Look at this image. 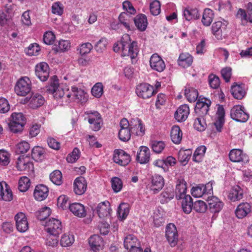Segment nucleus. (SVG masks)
Instances as JSON below:
<instances>
[{
    "mask_svg": "<svg viewBox=\"0 0 252 252\" xmlns=\"http://www.w3.org/2000/svg\"><path fill=\"white\" fill-rule=\"evenodd\" d=\"M177 200L180 201L183 212L187 214H190L192 210L193 204V200L190 195L187 194Z\"/></svg>",
    "mask_w": 252,
    "mask_h": 252,
    "instance_id": "nucleus-23",
    "label": "nucleus"
},
{
    "mask_svg": "<svg viewBox=\"0 0 252 252\" xmlns=\"http://www.w3.org/2000/svg\"><path fill=\"white\" fill-rule=\"evenodd\" d=\"M50 179L51 181L56 185H60L63 182L62 174L61 172L58 170H55L50 174Z\"/></svg>",
    "mask_w": 252,
    "mask_h": 252,
    "instance_id": "nucleus-50",
    "label": "nucleus"
},
{
    "mask_svg": "<svg viewBox=\"0 0 252 252\" xmlns=\"http://www.w3.org/2000/svg\"><path fill=\"white\" fill-rule=\"evenodd\" d=\"M150 65L152 69L159 72L163 71L165 68L164 61L157 53L151 56L150 59Z\"/></svg>",
    "mask_w": 252,
    "mask_h": 252,
    "instance_id": "nucleus-16",
    "label": "nucleus"
},
{
    "mask_svg": "<svg viewBox=\"0 0 252 252\" xmlns=\"http://www.w3.org/2000/svg\"><path fill=\"white\" fill-rule=\"evenodd\" d=\"M223 205V203L217 197L213 196L208 200L209 210L214 214L219 213L222 210Z\"/></svg>",
    "mask_w": 252,
    "mask_h": 252,
    "instance_id": "nucleus-20",
    "label": "nucleus"
},
{
    "mask_svg": "<svg viewBox=\"0 0 252 252\" xmlns=\"http://www.w3.org/2000/svg\"><path fill=\"white\" fill-rule=\"evenodd\" d=\"M92 95L96 98H100L103 94V86L102 83H95L91 90Z\"/></svg>",
    "mask_w": 252,
    "mask_h": 252,
    "instance_id": "nucleus-48",
    "label": "nucleus"
},
{
    "mask_svg": "<svg viewBox=\"0 0 252 252\" xmlns=\"http://www.w3.org/2000/svg\"><path fill=\"white\" fill-rule=\"evenodd\" d=\"M74 241L73 235L64 234L62 236L60 244L62 247H69L71 246Z\"/></svg>",
    "mask_w": 252,
    "mask_h": 252,
    "instance_id": "nucleus-57",
    "label": "nucleus"
},
{
    "mask_svg": "<svg viewBox=\"0 0 252 252\" xmlns=\"http://www.w3.org/2000/svg\"><path fill=\"white\" fill-rule=\"evenodd\" d=\"M226 26L221 21L213 24L212 32L218 40H221L225 35Z\"/></svg>",
    "mask_w": 252,
    "mask_h": 252,
    "instance_id": "nucleus-17",
    "label": "nucleus"
},
{
    "mask_svg": "<svg viewBox=\"0 0 252 252\" xmlns=\"http://www.w3.org/2000/svg\"><path fill=\"white\" fill-rule=\"evenodd\" d=\"M150 158V151L146 146H141L137 152L136 160L141 164L147 163Z\"/></svg>",
    "mask_w": 252,
    "mask_h": 252,
    "instance_id": "nucleus-26",
    "label": "nucleus"
},
{
    "mask_svg": "<svg viewBox=\"0 0 252 252\" xmlns=\"http://www.w3.org/2000/svg\"><path fill=\"white\" fill-rule=\"evenodd\" d=\"M35 73L36 76L41 81H46L49 76L48 64L45 62H41L37 64L35 67Z\"/></svg>",
    "mask_w": 252,
    "mask_h": 252,
    "instance_id": "nucleus-15",
    "label": "nucleus"
},
{
    "mask_svg": "<svg viewBox=\"0 0 252 252\" xmlns=\"http://www.w3.org/2000/svg\"><path fill=\"white\" fill-rule=\"evenodd\" d=\"M30 148V144L26 141H22L16 145V152L17 154L26 153Z\"/></svg>",
    "mask_w": 252,
    "mask_h": 252,
    "instance_id": "nucleus-60",
    "label": "nucleus"
},
{
    "mask_svg": "<svg viewBox=\"0 0 252 252\" xmlns=\"http://www.w3.org/2000/svg\"><path fill=\"white\" fill-rule=\"evenodd\" d=\"M207 208V206L205 202L197 200L193 203L192 209L198 213H204L206 211Z\"/></svg>",
    "mask_w": 252,
    "mask_h": 252,
    "instance_id": "nucleus-56",
    "label": "nucleus"
},
{
    "mask_svg": "<svg viewBox=\"0 0 252 252\" xmlns=\"http://www.w3.org/2000/svg\"><path fill=\"white\" fill-rule=\"evenodd\" d=\"M231 94L233 97L237 99H243L246 94L244 84L238 85L234 83L231 88Z\"/></svg>",
    "mask_w": 252,
    "mask_h": 252,
    "instance_id": "nucleus-31",
    "label": "nucleus"
},
{
    "mask_svg": "<svg viewBox=\"0 0 252 252\" xmlns=\"http://www.w3.org/2000/svg\"><path fill=\"white\" fill-rule=\"evenodd\" d=\"M133 20L136 27L139 31L144 32L146 30L148 25V21L147 17L145 14H138L135 16Z\"/></svg>",
    "mask_w": 252,
    "mask_h": 252,
    "instance_id": "nucleus-32",
    "label": "nucleus"
},
{
    "mask_svg": "<svg viewBox=\"0 0 252 252\" xmlns=\"http://www.w3.org/2000/svg\"><path fill=\"white\" fill-rule=\"evenodd\" d=\"M31 186L30 180L27 177H22L18 183V189L21 192L26 191Z\"/></svg>",
    "mask_w": 252,
    "mask_h": 252,
    "instance_id": "nucleus-47",
    "label": "nucleus"
},
{
    "mask_svg": "<svg viewBox=\"0 0 252 252\" xmlns=\"http://www.w3.org/2000/svg\"><path fill=\"white\" fill-rule=\"evenodd\" d=\"M252 211V206L247 202L240 204L235 210L236 216L238 219H243Z\"/></svg>",
    "mask_w": 252,
    "mask_h": 252,
    "instance_id": "nucleus-29",
    "label": "nucleus"
},
{
    "mask_svg": "<svg viewBox=\"0 0 252 252\" xmlns=\"http://www.w3.org/2000/svg\"><path fill=\"white\" fill-rule=\"evenodd\" d=\"M206 148L204 146L198 147L195 151L193 155V160L196 162H200L206 152Z\"/></svg>",
    "mask_w": 252,
    "mask_h": 252,
    "instance_id": "nucleus-45",
    "label": "nucleus"
},
{
    "mask_svg": "<svg viewBox=\"0 0 252 252\" xmlns=\"http://www.w3.org/2000/svg\"><path fill=\"white\" fill-rule=\"evenodd\" d=\"M189 114V107L187 104L180 106L175 113V118L179 122H184Z\"/></svg>",
    "mask_w": 252,
    "mask_h": 252,
    "instance_id": "nucleus-30",
    "label": "nucleus"
},
{
    "mask_svg": "<svg viewBox=\"0 0 252 252\" xmlns=\"http://www.w3.org/2000/svg\"><path fill=\"white\" fill-rule=\"evenodd\" d=\"M111 186L113 191L116 192H120L123 187V183L120 178L115 177L111 180Z\"/></svg>",
    "mask_w": 252,
    "mask_h": 252,
    "instance_id": "nucleus-54",
    "label": "nucleus"
},
{
    "mask_svg": "<svg viewBox=\"0 0 252 252\" xmlns=\"http://www.w3.org/2000/svg\"><path fill=\"white\" fill-rule=\"evenodd\" d=\"M124 244L125 248L127 250H129V252L131 250L134 249V248L140 246L138 240L133 235L126 236L125 238Z\"/></svg>",
    "mask_w": 252,
    "mask_h": 252,
    "instance_id": "nucleus-33",
    "label": "nucleus"
},
{
    "mask_svg": "<svg viewBox=\"0 0 252 252\" xmlns=\"http://www.w3.org/2000/svg\"><path fill=\"white\" fill-rule=\"evenodd\" d=\"M187 184L183 179H178L176 182L175 192L176 198L180 199L182 196L187 195Z\"/></svg>",
    "mask_w": 252,
    "mask_h": 252,
    "instance_id": "nucleus-27",
    "label": "nucleus"
},
{
    "mask_svg": "<svg viewBox=\"0 0 252 252\" xmlns=\"http://www.w3.org/2000/svg\"><path fill=\"white\" fill-rule=\"evenodd\" d=\"M230 116L235 121L242 123L246 122L249 118L245 107L240 105H235L231 108Z\"/></svg>",
    "mask_w": 252,
    "mask_h": 252,
    "instance_id": "nucleus-7",
    "label": "nucleus"
},
{
    "mask_svg": "<svg viewBox=\"0 0 252 252\" xmlns=\"http://www.w3.org/2000/svg\"><path fill=\"white\" fill-rule=\"evenodd\" d=\"M174 196L175 193L173 189L167 188L160 193L159 197V201L162 204L167 203L174 198Z\"/></svg>",
    "mask_w": 252,
    "mask_h": 252,
    "instance_id": "nucleus-36",
    "label": "nucleus"
},
{
    "mask_svg": "<svg viewBox=\"0 0 252 252\" xmlns=\"http://www.w3.org/2000/svg\"><path fill=\"white\" fill-rule=\"evenodd\" d=\"M214 17L213 11L209 8L204 9L201 22L205 26H209L212 23Z\"/></svg>",
    "mask_w": 252,
    "mask_h": 252,
    "instance_id": "nucleus-41",
    "label": "nucleus"
},
{
    "mask_svg": "<svg viewBox=\"0 0 252 252\" xmlns=\"http://www.w3.org/2000/svg\"><path fill=\"white\" fill-rule=\"evenodd\" d=\"M43 149L39 146L34 147L32 151V157L35 160H39L43 157Z\"/></svg>",
    "mask_w": 252,
    "mask_h": 252,
    "instance_id": "nucleus-62",
    "label": "nucleus"
},
{
    "mask_svg": "<svg viewBox=\"0 0 252 252\" xmlns=\"http://www.w3.org/2000/svg\"><path fill=\"white\" fill-rule=\"evenodd\" d=\"M230 160L233 162L247 163L249 159L248 155L239 149L231 150L229 154Z\"/></svg>",
    "mask_w": 252,
    "mask_h": 252,
    "instance_id": "nucleus-12",
    "label": "nucleus"
},
{
    "mask_svg": "<svg viewBox=\"0 0 252 252\" xmlns=\"http://www.w3.org/2000/svg\"><path fill=\"white\" fill-rule=\"evenodd\" d=\"M236 17L240 19L241 24L245 26L247 23H252V2H249L246 5V10L239 8Z\"/></svg>",
    "mask_w": 252,
    "mask_h": 252,
    "instance_id": "nucleus-8",
    "label": "nucleus"
},
{
    "mask_svg": "<svg viewBox=\"0 0 252 252\" xmlns=\"http://www.w3.org/2000/svg\"><path fill=\"white\" fill-rule=\"evenodd\" d=\"M193 61V57L189 53L183 52L180 54L177 60L178 64L184 68L190 66Z\"/></svg>",
    "mask_w": 252,
    "mask_h": 252,
    "instance_id": "nucleus-22",
    "label": "nucleus"
},
{
    "mask_svg": "<svg viewBox=\"0 0 252 252\" xmlns=\"http://www.w3.org/2000/svg\"><path fill=\"white\" fill-rule=\"evenodd\" d=\"M108 41L106 38H101L94 45V49L97 53H102L106 50Z\"/></svg>",
    "mask_w": 252,
    "mask_h": 252,
    "instance_id": "nucleus-53",
    "label": "nucleus"
},
{
    "mask_svg": "<svg viewBox=\"0 0 252 252\" xmlns=\"http://www.w3.org/2000/svg\"><path fill=\"white\" fill-rule=\"evenodd\" d=\"M183 15L185 19L187 21L197 19L199 17L198 10L196 8L187 7L183 11Z\"/></svg>",
    "mask_w": 252,
    "mask_h": 252,
    "instance_id": "nucleus-40",
    "label": "nucleus"
},
{
    "mask_svg": "<svg viewBox=\"0 0 252 252\" xmlns=\"http://www.w3.org/2000/svg\"><path fill=\"white\" fill-rule=\"evenodd\" d=\"M51 212L50 208L45 207L42 209L36 214L37 219L40 220H46L50 215Z\"/></svg>",
    "mask_w": 252,
    "mask_h": 252,
    "instance_id": "nucleus-58",
    "label": "nucleus"
},
{
    "mask_svg": "<svg viewBox=\"0 0 252 252\" xmlns=\"http://www.w3.org/2000/svg\"><path fill=\"white\" fill-rule=\"evenodd\" d=\"M165 144L161 141H153L151 144V148L153 151L156 153H160L165 148Z\"/></svg>",
    "mask_w": 252,
    "mask_h": 252,
    "instance_id": "nucleus-59",
    "label": "nucleus"
},
{
    "mask_svg": "<svg viewBox=\"0 0 252 252\" xmlns=\"http://www.w3.org/2000/svg\"><path fill=\"white\" fill-rule=\"evenodd\" d=\"M45 228L50 235L58 237L62 232L63 226L59 220L52 218L46 222Z\"/></svg>",
    "mask_w": 252,
    "mask_h": 252,
    "instance_id": "nucleus-6",
    "label": "nucleus"
},
{
    "mask_svg": "<svg viewBox=\"0 0 252 252\" xmlns=\"http://www.w3.org/2000/svg\"><path fill=\"white\" fill-rule=\"evenodd\" d=\"M45 102L43 96L38 94H32L30 99V106L33 109L41 106Z\"/></svg>",
    "mask_w": 252,
    "mask_h": 252,
    "instance_id": "nucleus-37",
    "label": "nucleus"
},
{
    "mask_svg": "<svg viewBox=\"0 0 252 252\" xmlns=\"http://www.w3.org/2000/svg\"><path fill=\"white\" fill-rule=\"evenodd\" d=\"M48 188L43 185H39L35 187L33 196L36 200L42 201L45 200L48 195Z\"/></svg>",
    "mask_w": 252,
    "mask_h": 252,
    "instance_id": "nucleus-25",
    "label": "nucleus"
},
{
    "mask_svg": "<svg viewBox=\"0 0 252 252\" xmlns=\"http://www.w3.org/2000/svg\"><path fill=\"white\" fill-rule=\"evenodd\" d=\"M89 210V208L86 209L83 204L80 203V218L85 217L86 216H88L83 220L84 222L86 224H89L92 221L91 212H90V214H88V210Z\"/></svg>",
    "mask_w": 252,
    "mask_h": 252,
    "instance_id": "nucleus-46",
    "label": "nucleus"
},
{
    "mask_svg": "<svg viewBox=\"0 0 252 252\" xmlns=\"http://www.w3.org/2000/svg\"><path fill=\"white\" fill-rule=\"evenodd\" d=\"M46 91L53 95L57 99L64 98L65 94L62 86H60L57 76H53L50 79V84L46 87Z\"/></svg>",
    "mask_w": 252,
    "mask_h": 252,
    "instance_id": "nucleus-3",
    "label": "nucleus"
},
{
    "mask_svg": "<svg viewBox=\"0 0 252 252\" xmlns=\"http://www.w3.org/2000/svg\"><path fill=\"white\" fill-rule=\"evenodd\" d=\"M243 190L238 186H235L231 189L228 198L232 201H236L240 200L243 198Z\"/></svg>",
    "mask_w": 252,
    "mask_h": 252,
    "instance_id": "nucleus-38",
    "label": "nucleus"
},
{
    "mask_svg": "<svg viewBox=\"0 0 252 252\" xmlns=\"http://www.w3.org/2000/svg\"><path fill=\"white\" fill-rule=\"evenodd\" d=\"M110 203L108 201L100 202L96 207V212L101 219L108 217L110 214Z\"/></svg>",
    "mask_w": 252,
    "mask_h": 252,
    "instance_id": "nucleus-24",
    "label": "nucleus"
},
{
    "mask_svg": "<svg viewBox=\"0 0 252 252\" xmlns=\"http://www.w3.org/2000/svg\"><path fill=\"white\" fill-rule=\"evenodd\" d=\"M209 83L210 87L213 89H217L220 85V80L217 75L211 74L208 77Z\"/></svg>",
    "mask_w": 252,
    "mask_h": 252,
    "instance_id": "nucleus-64",
    "label": "nucleus"
},
{
    "mask_svg": "<svg viewBox=\"0 0 252 252\" xmlns=\"http://www.w3.org/2000/svg\"><path fill=\"white\" fill-rule=\"evenodd\" d=\"M16 167L18 170L22 171H26L30 173L33 171V163L30 161L28 157L20 156L18 158L17 162Z\"/></svg>",
    "mask_w": 252,
    "mask_h": 252,
    "instance_id": "nucleus-14",
    "label": "nucleus"
},
{
    "mask_svg": "<svg viewBox=\"0 0 252 252\" xmlns=\"http://www.w3.org/2000/svg\"><path fill=\"white\" fill-rule=\"evenodd\" d=\"M211 104L210 99L203 98L197 101L194 112L196 115L193 126L195 129L199 131L205 130L207 124L204 117L208 113Z\"/></svg>",
    "mask_w": 252,
    "mask_h": 252,
    "instance_id": "nucleus-1",
    "label": "nucleus"
},
{
    "mask_svg": "<svg viewBox=\"0 0 252 252\" xmlns=\"http://www.w3.org/2000/svg\"><path fill=\"white\" fill-rule=\"evenodd\" d=\"M82 120L88 121L93 130L97 131L101 128L102 120L100 114L95 110H87L81 115Z\"/></svg>",
    "mask_w": 252,
    "mask_h": 252,
    "instance_id": "nucleus-2",
    "label": "nucleus"
},
{
    "mask_svg": "<svg viewBox=\"0 0 252 252\" xmlns=\"http://www.w3.org/2000/svg\"><path fill=\"white\" fill-rule=\"evenodd\" d=\"M123 46V54L122 56H129L131 59L135 58L138 53V48L137 47V42L135 41L131 42L130 38L129 40H126Z\"/></svg>",
    "mask_w": 252,
    "mask_h": 252,
    "instance_id": "nucleus-11",
    "label": "nucleus"
},
{
    "mask_svg": "<svg viewBox=\"0 0 252 252\" xmlns=\"http://www.w3.org/2000/svg\"><path fill=\"white\" fill-rule=\"evenodd\" d=\"M63 4L60 1H57L52 6V12L54 14L61 16L63 12Z\"/></svg>",
    "mask_w": 252,
    "mask_h": 252,
    "instance_id": "nucleus-63",
    "label": "nucleus"
},
{
    "mask_svg": "<svg viewBox=\"0 0 252 252\" xmlns=\"http://www.w3.org/2000/svg\"><path fill=\"white\" fill-rule=\"evenodd\" d=\"M165 236L171 247H174L177 245L179 240V235L174 224L169 223L167 225Z\"/></svg>",
    "mask_w": 252,
    "mask_h": 252,
    "instance_id": "nucleus-9",
    "label": "nucleus"
},
{
    "mask_svg": "<svg viewBox=\"0 0 252 252\" xmlns=\"http://www.w3.org/2000/svg\"><path fill=\"white\" fill-rule=\"evenodd\" d=\"M11 120L8 126L10 131L17 133L23 129L26 124V118L21 113H14L11 115Z\"/></svg>",
    "mask_w": 252,
    "mask_h": 252,
    "instance_id": "nucleus-4",
    "label": "nucleus"
},
{
    "mask_svg": "<svg viewBox=\"0 0 252 252\" xmlns=\"http://www.w3.org/2000/svg\"><path fill=\"white\" fill-rule=\"evenodd\" d=\"M135 92L138 97L143 99L149 98L156 93L153 86L147 83L137 85Z\"/></svg>",
    "mask_w": 252,
    "mask_h": 252,
    "instance_id": "nucleus-10",
    "label": "nucleus"
},
{
    "mask_svg": "<svg viewBox=\"0 0 252 252\" xmlns=\"http://www.w3.org/2000/svg\"><path fill=\"white\" fill-rule=\"evenodd\" d=\"M40 48L36 43L31 44L26 50V53L29 56H36L38 54Z\"/></svg>",
    "mask_w": 252,
    "mask_h": 252,
    "instance_id": "nucleus-61",
    "label": "nucleus"
},
{
    "mask_svg": "<svg viewBox=\"0 0 252 252\" xmlns=\"http://www.w3.org/2000/svg\"><path fill=\"white\" fill-rule=\"evenodd\" d=\"M164 180L163 178L159 175H155L152 178L151 189L156 194L158 193L163 187Z\"/></svg>",
    "mask_w": 252,
    "mask_h": 252,
    "instance_id": "nucleus-21",
    "label": "nucleus"
},
{
    "mask_svg": "<svg viewBox=\"0 0 252 252\" xmlns=\"http://www.w3.org/2000/svg\"><path fill=\"white\" fill-rule=\"evenodd\" d=\"M12 198V192L7 184L5 182H0V200L10 201Z\"/></svg>",
    "mask_w": 252,
    "mask_h": 252,
    "instance_id": "nucleus-28",
    "label": "nucleus"
},
{
    "mask_svg": "<svg viewBox=\"0 0 252 252\" xmlns=\"http://www.w3.org/2000/svg\"><path fill=\"white\" fill-rule=\"evenodd\" d=\"M134 124L131 125V132L137 136H143L145 133V127L142 121L139 119L134 120Z\"/></svg>",
    "mask_w": 252,
    "mask_h": 252,
    "instance_id": "nucleus-39",
    "label": "nucleus"
},
{
    "mask_svg": "<svg viewBox=\"0 0 252 252\" xmlns=\"http://www.w3.org/2000/svg\"><path fill=\"white\" fill-rule=\"evenodd\" d=\"M185 95L190 102H195L198 96V93L197 90L193 88H186L185 90Z\"/></svg>",
    "mask_w": 252,
    "mask_h": 252,
    "instance_id": "nucleus-44",
    "label": "nucleus"
},
{
    "mask_svg": "<svg viewBox=\"0 0 252 252\" xmlns=\"http://www.w3.org/2000/svg\"><path fill=\"white\" fill-rule=\"evenodd\" d=\"M170 137L172 141L175 144H179L182 140L183 132L180 127L178 126H172L171 132Z\"/></svg>",
    "mask_w": 252,
    "mask_h": 252,
    "instance_id": "nucleus-35",
    "label": "nucleus"
},
{
    "mask_svg": "<svg viewBox=\"0 0 252 252\" xmlns=\"http://www.w3.org/2000/svg\"><path fill=\"white\" fill-rule=\"evenodd\" d=\"M31 90V81L27 77L21 78L18 80L15 86L16 94L20 96H25Z\"/></svg>",
    "mask_w": 252,
    "mask_h": 252,
    "instance_id": "nucleus-5",
    "label": "nucleus"
},
{
    "mask_svg": "<svg viewBox=\"0 0 252 252\" xmlns=\"http://www.w3.org/2000/svg\"><path fill=\"white\" fill-rule=\"evenodd\" d=\"M114 161L121 166L127 165L131 160V158L129 154L121 149L115 151L113 156Z\"/></svg>",
    "mask_w": 252,
    "mask_h": 252,
    "instance_id": "nucleus-13",
    "label": "nucleus"
},
{
    "mask_svg": "<svg viewBox=\"0 0 252 252\" xmlns=\"http://www.w3.org/2000/svg\"><path fill=\"white\" fill-rule=\"evenodd\" d=\"M160 3L158 0H153L150 3V10L151 14L154 16L158 15L160 13Z\"/></svg>",
    "mask_w": 252,
    "mask_h": 252,
    "instance_id": "nucleus-51",
    "label": "nucleus"
},
{
    "mask_svg": "<svg viewBox=\"0 0 252 252\" xmlns=\"http://www.w3.org/2000/svg\"><path fill=\"white\" fill-rule=\"evenodd\" d=\"M191 151L190 149H181L178 153V159L179 161L184 165H185L189 160Z\"/></svg>",
    "mask_w": 252,
    "mask_h": 252,
    "instance_id": "nucleus-43",
    "label": "nucleus"
},
{
    "mask_svg": "<svg viewBox=\"0 0 252 252\" xmlns=\"http://www.w3.org/2000/svg\"><path fill=\"white\" fill-rule=\"evenodd\" d=\"M129 209L128 205L126 203H122L120 204L117 213L120 218L122 220L125 219L129 214Z\"/></svg>",
    "mask_w": 252,
    "mask_h": 252,
    "instance_id": "nucleus-49",
    "label": "nucleus"
},
{
    "mask_svg": "<svg viewBox=\"0 0 252 252\" xmlns=\"http://www.w3.org/2000/svg\"><path fill=\"white\" fill-rule=\"evenodd\" d=\"M131 129H120L118 133L119 139L123 142H127L131 137Z\"/></svg>",
    "mask_w": 252,
    "mask_h": 252,
    "instance_id": "nucleus-52",
    "label": "nucleus"
},
{
    "mask_svg": "<svg viewBox=\"0 0 252 252\" xmlns=\"http://www.w3.org/2000/svg\"><path fill=\"white\" fill-rule=\"evenodd\" d=\"M102 242V238L98 235H93L89 239V245L94 252L98 251L101 249Z\"/></svg>",
    "mask_w": 252,
    "mask_h": 252,
    "instance_id": "nucleus-34",
    "label": "nucleus"
},
{
    "mask_svg": "<svg viewBox=\"0 0 252 252\" xmlns=\"http://www.w3.org/2000/svg\"><path fill=\"white\" fill-rule=\"evenodd\" d=\"M15 220L18 231L21 232H24L28 230L29 224L27 218L24 213H18L15 217Z\"/></svg>",
    "mask_w": 252,
    "mask_h": 252,
    "instance_id": "nucleus-18",
    "label": "nucleus"
},
{
    "mask_svg": "<svg viewBox=\"0 0 252 252\" xmlns=\"http://www.w3.org/2000/svg\"><path fill=\"white\" fill-rule=\"evenodd\" d=\"M133 18L130 14L126 12H122L119 16L120 22L128 30H130V24Z\"/></svg>",
    "mask_w": 252,
    "mask_h": 252,
    "instance_id": "nucleus-42",
    "label": "nucleus"
},
{
    "mask_svg": "<svg viewBox=\"0 0 252 252\" xmlns=\"http://www.w3.org/2000/svg\"><path fill=\"white\" fill-rule=\"evenodd\" d=\"M192 195L195 197H200L205 194H211L212 187L208 184L206 185H199L193 187L191 190Z\"/></svg>",
    "mask_w": 252,
    "mask_h": 252,
    "instance_id": "nucleus-19",
    "label": "nucleus"
},
{
    "mask_svg": "<svg viewBox=\"0 0 252 252\" xmlns=\"http://www.w3.org/2000/svg\"><path fill=\"white\" fill-rule=\"evenodd\" d=\"M126 40H129V35L128 34H124L122 37L121 41L120 42H117L114 44L113 46L114 51L117 53L121 50L122 54H123V44H125V42Z\"/></svg>",
    "mask_w": 252,
    "mask_h": 252,
    "instance_id": "nucleus-55",
    "label": "nucleus"
}]
</instances>
